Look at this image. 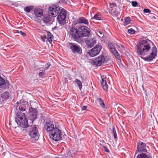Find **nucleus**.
Masks as SVG:
<instances>
[{"label": "nucleus", "instance_id": "obj_18", "mask_svg": "<svg viewBox=\"0 0 158 158\" xmlns=\"http://www.w3.org/2000/svg\"><path fill=\"white\" fill-rule=\"evenodd\" d=\"M110 52L112 53L113 54L116 59L118 60H121L120 55L115 47L113 49L111 50Z\"/></svg>", "mask_w": 158, "mask_h": 158}, {"label": "nucleus", "instance_id": "obj_29", "mask_svg": "<svg viewBox=\"0 0 158 158\" xmlns=\"http://www.w3.org/2000/svg\"><path fill=\"white\" fill-rule=\"evenodd\" d=\"M5 81L4 79L0 76V86L5 84Z\"/></svg>", "mask_w": 158, "mask_h": 158}, {"label": "nucleus", "instance_id": "obj_34", "mask_svg": "<svg viewBox=\"0 0 158 158\" xmlns=\"http://www.w3.org/2000/svg\"><path fill=\"white\" fill-rule=\"evenodd\" d=\"M113 14L115 16L117 17L120 15V12L117 10H115L113 11Z\"/></svg>", "mask_w": 158, "mask_h": 158}, {"label": "nucleus", "instance_id": "obj_1", "mask_svg": "<svg viewBox=\"0 0 158 158\" xmlns=\"http://www.w3.org/2000/svg\"><path fill=\"white\" fill-rule=\"evenodd\" d=\"M136 52L145 61H150L157 56V49L151 40L145 39L142 40L138 44Z\"/></svg>", "mask_w": 158, "mask_h": 158}, {"label": "nucleus", "instance_id": "obj_44", "mask_svg": "<svg viewBox=\"0 0 158 158\" xmlns=\"http://www.w3.org/2000/svg\"><path fill=\"white\" fill-rule=\"evenodd\" d=\"M87 106H83L81 108V110H85L87 109Z\"/></svg>", "mask_w": 158, "mask_h": 158}, {"label": "nucleus", "instance_id": "obj_25", "mask_svg": "<svg viewBox=\"0 0 158 158\" xmlns=\"http://www.w3.org/2000/svg\"><path fill=\"white\" fill-rule=\"evenodd\" d=\"M34 8V6H28L24 8V11L27 13H29L31 10Z\"/></svg>", "mask_w": 158, "mask_h": 158}, {"label": "nucleus", "instance_id": "obj_26", "mask_svg": "<svg viewBox=\"0 0 158 158\" xmlns=\"http://www.w3.org/2000/svg\"><path fill=\"white\" fill-rule=\"evenodd\" d=\"M124 20L125 21L123 23V24L124 26H126L127 25L129 24L131 21V18L130 17H126Z\"/></svg>", "mask_w": 158, "mask_h": 158}, {"label": "nucleus", "instance_id": "obj_36", "mask_svg": "<svg viewBox=\"0 0 158 158\" xmlns=\"http://www.w3.org/2000/svg\"><path fill=\"white\" fill-rule=\"evenodd\" d=\"M100 145H101L103 147V148H104L105 151L107 152H109V150L106 147V146L105 145H103L102 143H100Z\"/></svg>", "mask_w": 158, "mask_h": 158}, {"label": "nucleus", "instance_id": "obj_7", "mask_svg": "<svg viewBox=\"0 0 158 158\" xmlns=\"http://www.w3.org/2000/svg\"><path fill=\"white\" fill-rule=\"evenodd\" d=\"M38 126L34 125L30 128V131L28 134L29 136L35 140H37L40 136L38 131Z\"/></svg>", "mask_w": 158, "mask_h": 158}, {"label": "nucleus", "instance_id": "obj_12", "mask_svg": "<svg viewBox=\"0 0 158 158\" xmlns=\"http://www.w3.org/2000/svg\"><path fill=\"white\" fill-rule=\"evenodd\" d=\"M55 127H57L55 125L54 126L53 123L52 121L48 120L45 123L44 125V128L45 130L50 133L54 130Z\"/></svg>", "mask_w": 158, "mask_h": 158}, {"label": "nucleus", "instance_id": "obj_8", "mask_svg": "<svg viewBox=\"0 0 158 158\" xmlns=\"http://www.w3.org/2000/svg\"><path fill=\"white\" fill-rule=\"evenodd\" d=\"M146 144L141 141H139L137 143V150L135 152V155L137 154L138 153H149L148 152V150L146 148Z\"/></svg>", "mask_w": 158, "mask_h": 158}, {"label": "nucleus", "instance_id": "obj_33", "mask_svg": "<svg viewBox=\"0 0 158 158\" xmlns=\"http://www.w3.org/2000/svg\"><path fill=\"white\" fill-rule=\"evenodd\" d=\"M108 46L110 51L111 49H113L115 47L114 45L111 42H109L108 43Z\"/></svg>", "mask_w": 158, "mask_h": 158}, {"label": "nucleus", "instance_id": "obj_20", "mask_svg": "<svg viewBox=\"0 0 158 158\" xmlns=\"http://www.w3.org/2000/svg\"><path fill=\"white\" fill-rule=\"evenodd\" d=\"M51 17L50 15H44L43 19L44 22L45 23H48L51 20Z\"/></svg>", "mask_w": 158, "mask_h": 158}, {"label": "nucleus", "instance_id": "obj_23", "mask_svg": "<svg viewBox=\"0 0 158 158\" xmlns=\"http://www.w3.org/2000/svg\"><path fill=\"white\" fill-rule=\"evenodd\" d=\"M48 35L47 40L50 44L52 43V39L53 38V36L52 34L49 31H47Z\"/></svg>", "mask_w": 158, "mask_h": 158}, {"label": "nucleus", "instance_id": "obj_43", "mask_svg": "<svg viewBox=\"0 0 158 158\" xmlns=\"http://www.w3.org/2000/svg\"><path fill=\"white\" fill-rule=\"evenodd\" d=\"M68 0H60L59 1L60 3H67Z\"/></svg>", "mask_w": 158, "mask_h": 158}, {"label": "nucleus", "instance_id": "obj_49", "mask_svg": "<svg viewBox=\"0 0 158 158\" xmlns=\"http://www.w3.org/2000/svg\"><path fill=\"white\" fill-rule=\"evenodd\" d=\"M121 47L123 48V49H124L125 48V47H124V46L122 45H121Z\"/></svg>", "mask_w": 158, "mask_h": 158}, {"label": "nucleus", "instance_id": "obj_41", "mask_svg": "<svg viewBox=\"0 0 158 158\" xmlns=\"http://www.w3.org/2000/svg\"><path fill=\"white\" fill-rule=\"evenodd\" d=\"M39 70L40 72H45L46 69L45 68H44L43 67H40L39 68Z\"/></svg>", "mask_w": 158, "mask_h": 158}, {"label": "nucleus", "instance_id": "obj_17", "mask_svg": "<svg viewBox=\"0 0 158 158\" xmlns=\"http://www.w3.org/2000/svg\"><path fill=\"white\" fill-rule=\"evenodd\" d=\"M136 158H152L151 153H142L138 154Z\"/></svg>", "mask_w": 158, "mask_h": 158}, {"label": "nucleus", "instance_id": "obj_38", "mask_svg": "<svg viewBox=\"0 0 158 158\" xmlns=\"http://www.w3.org/2000/svg\"><path fill=\"white\" fill-rule=\"evenodd\" d=\"M132 5L133 6L135 7L137 6L138 3L136 1H132L131 2Z\"/></svg>", "mask_w": 158, "mask_h": 158}, {"label": "nucleus", "instance_id": "obj_13", "mask_svg": "<svg viewBox=\"0 0 158 158\" xmlns=\"http://www.w3.org/2000/svg\"><path fill=\"white\" fill-rule=\"evenodd\" d=\"M33 18L36 19L38 18H41L43 15V10L40 8H35L33 10Z\"/></svg>", "mask_w": 158, "mask_h": 158}, {"label": "nucleus", "instance_id": "obj_22", "mask_svg": "<svg viewBox=\"0 0 158 158\" xmlns=\"http://www.w3.org/2000/svg\"><path fill=\"white\" fill-rule=\"evenodd\" d=\"M94 19H96L97 20H101L102 19L101 15L98 13H97L95 14L94 16L91 18V20Z\"/></svg>", "mask_w": 158, "mask_h": 158}, {"label": "nucleus", "instance_id": "obj_21", "mask_svg": "<svg viewBox=\"0 0 158 158\" xmlns=\"http://www.w3.org/2000/svg\"><path fill=\"white\" fill-rule=\"evenodd\" d=\"M9 97V94L7 92H5L1 94V97L3 100L7 99Z\"/></svg>", "mask_w": 158, "mask_h": 158}, {"label": "nucleus", "instance_id": "obj_14", "mask_svg": "<svg viewBox=\"0 0 158 158\" xmlns=\"http://www.w3.org/2000/svg\"><path fill=\"white\" fill-rule=\"evenodd\" d=\"M106 75H102L101 76V84L103 89L105 91L108 89V85L106 83Z\"/></svg>", "mask_w": 158, "mask_h": 158}, {"label": "nucleus", "instance_id": "obj_35", "mask_svg": "<svg viewBox=\"0 0 158 158\" xmlns=\"http://www.w3.org/2000/svg\"><path fill=\"white\" fill-rule=\"evenodd\" d=\"M135 31L132 28H130L128 30V32L131 34H133L135 33Z\"/></svg>", "mask_w": 158, "mask_h": 158}, {"label": "nucleus", "instance_id": "obj_10", "mask_svg": "<svg viewBox=\"0 0 158 158\" xmlns=\"http://www.w3.org/2000/svg\"><path fill=\"white\" fill-rule=\"evenodd\" d=\"M69 48L73 53L80 55L82 54V49L80 46L73 43H69Z\"/></svg>", "mask_w": 158, "mask_h": 158}, {"label": "nucleus", "instance_id": "obj_46", "mask_svg": "<svg viewBox=\"0 0 158 158\" xmlns=\"http://www.w3.org/2000/svg\"><path fill=\"white\" fill-rule=\"evenodd\" d=\"M142 88H143V90L144 91V92H145V93L146 94V96H147V91H146V90H145L144 88V87H143V85L142 86Z\"/></svg>", "mask_w": 158, "mask_h": 158}, {"label": "nucleus", "instance_id": "obj_30", "mask_svg": "<svg viewBox=\"0 0 158 158\" xmlns=\"http://www.w3.org/2000/svg\"><path fill=\"white\" fill-rule=\"evenodd\" d=\"M16 33L20 34L22 36H23V37L26 36L27 35L25 33L22 31L17 30L16 31Z\"/></svg>", "mask_w": 158, "mask_h": 158}, {"label": "nucleus", "instance_id": "obj_37", "mask_svg": "<svg viewBox=\"0 0 158 158\" xmlns=\"http://www.w3.org/2000/svg\"><path fill=\"white\" fill-rule=\"evenodd\" d=\"M40 37L43 42H44L45 41V39H47L46 35H41Z\"/></svg>", "mask_w": 158, "mask_h": 158}, {"label": "nucleus", "instance_id": "obj_47", "mask_svg": "<svg viewBox=\"0 0 158 158\" xmlns=\"http://www.w3.org/2000/svg\"><path fill=\"white\" fill-rule=\"evenodd\" d=\"M98 32L101 35H102V31H98Z\"/></svg>", "mask_w": 158, "mask_h": 158}, {"label": "nucleus", "instance_id": "obj_15", "mask_svg": "<svg viewBox=\"0 0 158 158\" xmlns=\"http://www.w3.org/2000/svg\"><path fill=\"white\" fill-rule=\"evenodd\" d=\"M16 107V110L19 109L20 111H24L25 110L26 106L23 103H19L18 102H16L14 105Z\"/></svg>", "mask_w": 158, "mask_h": 158}, {"label": "nucleus", "instance_id": "obj_40", "mask_svg": "<svg viewBox=\"0 0 158 158\" xmlns=\"http://www.w3.org/2000/svg\"><path fill=\"white\" fill-rule=\"evenodd\" d=\"M110 5L111 8L116 6V5L115 3H110Z\"/></svg>", "mask_w": 158, "mask_h": 158}, {"label": "nucleus", "instance_id": "obj_4", "mask_svg": "<svg viewBox=\"0 0 158 158\" xmlns=\"http://www.w3.org/2000/svg\"><path fill=\"white\" fill-rule=\"evenodd\" d=\"M49 134L50 138L55 141H59L61 139V131L57 127H55Z\"/></svg>", "mask_w": 158, "mask_h": 158}, {"label": "nucleus", "instance_id": "obj_2", "mask_svg": "<svg viewBox=\"0 0 158 158\" xmlns=\"http://www.w3.org/2000/svg\"><path fill=\"white\" fill-rule=\"evenodd\" d=\"M30 106L31 107L29 108V112L31 118L28 120H27L24 113L19 111L17 112L16 116L18 118H15V122L18 125V127L25 128L29 126H31L33 121L37 118V104L35 102H32L30 104Z\"/></svg>", "mask_w": 158, "mask_h": 158}, {"label": "nucleus", "instance_id": "obj_3", "mask_svg": "<svg viewBox=\"0 0 158 158\" xmlns=\"http://www.w3.org/2000/svg\"><path fill=\"white\" fill-rule=\"evenodd\" d=\"M91 30L88 27L82 26L77 29L71 27L69 30V36L79 44L83 42L82 37L89 36L90 34Z\"/></svg>", "mask_w": 158, "mask_h": 158}, {"label": "nucleus", "instance_id": "obj_19", "mask_svg": "<svg viewBox=\"0 0 158 158\" xmlns=\"http://www.w3.org/2000/svg\"><path fill=\"white\" fill-rule=\"evenodd\" d=\"M78 21L79 23H83L87 26H88L89 24L88 20L83 17H80L78 19Z\"/></svg>", "mask_w": 158, "mask_h": 158}, {"label": "nucleus", "instance_id": "obj_16", "mask_svg": "<svg viewBox=\"0 0 158 158\" xmlns=\"http://www.w3.org/2000/svg\"><path fill=\"white\" fill-rule=\"evenodd\" d=\"M85 42L88 48H91L94 45V44L96 43V41L94 38L89 39V40H86Z\"/></svg>", "mask_w": 158, "mask_h": 158}, {"label": "nucleus", "instance_id": "obj_28", "mask_svg": "<svg viewBox=\"0 0 158 158\" xmlns=\"http://www.w3.org/2000/svg\"><path fill=\"white\" fill-rule=\"evenodd\" d=\"M112 133L114 138L115 139H117V133L116 131L115 127H113Z\"/></svg>", "mask_w": 158, "mask_h": 158}, {"label": "nucleus", "instance_id": "obj_42", "mask_svg": "<svg viewBox=\"0 0 158 158\" xmlns=\"http://www.w3.org/2000/svg\"><path fill=\"white\" fill-rule=\"evenodd\" d=\"M100 142H101L100 143H102L103 145H104V144H105L106 146H107L106 145H109L108 143H105L104 141L103 140H100Z\"/></svg>", "mask_w": 158, "mask_h": 158}, {"label": "nucleus", "instance_id": "obj_6", "mask_svg": "<svg viewBox=\"0 0 158 158\" xmlns=\"http://www.w3.org/2000/svg\"><path fill=\"white\" fill-rule=\"evenodd\" d=\"M67 11L62 8L60 11L57 17L58 23L61 25H64L65 24V18L66 16Z\"/></svg>", "mask_w": 158, "mask_h": 158}, {"label": "nucleus", "instance_id": "obj_11", "mask_svg": "<svg viewBox=\"0 0 158 158\" xmlns=\"http://www.w3.org/2000/svg\"><path fill=\"white\" fill-rule=\"evenodd\" d=\"M48 10L51 15L53 17H55L60 12V8L57 6L52 5L49 7Z\"/></svg>", "mask_w": 158, "mask_h": 158}, {"label": "nucleus", "instance_id": "obj_9", "mask_svg": "<svg viewBox=\"0 0 158 158\" xmlns=\"http://www.w3.org/2000/svg\"><path fill=\"white\" fill-rule=\"evenodd\" d=\"M102 48V46L100 44H97L93 48L90 50L88 54L91 57L94 56L98 55Z\"/></svg>", "mask_w": 158, "mask_h": 158}, {"label": "nucleus", "instance_id": "obj_24", "mask_svg": "<svg viewBox=\"0 0 158 158\" xmlns=\"http://www.w3.org/2000/svg\"><path fill=\"white\" fill-rule=\"evenodd\" d=\"M96 100L98 102L102 108H105L104 102L101 98H97Z\"/></svg>", "mask_w": 158, "mask_h": 158}, {"label": "nucleus", "instance_id": "obj_32", "mask_svg": "<svg viewBox=\"0 0 158 158\" xmlns=\"http://www.w3.org/2000/svg\"><path fill=\"white\" fill-rule=\"evenodd\" d=\"M148 15L149 17L152 19H156V16L157 17V16H156V15L152 13H150Z\"/></svg>", "mask_w": 158, "mask_h": 158}, {"label": "nucleus", "instance_id": "obj_45", "mask_svg": "<svg viewBox=\"0 0 158 158\" xmlns=\"http://www.w3.org/2000/svg\"><path fill=\"white\" fill-rule=\"evenodd\" d=\"M50 64H46V67L45 68L46 69H48V68L50 67Z\"/></svg>", "mask_w": 158, "mask_h": 158}, {"label": "nucleus", "instance_id": "obj_31", "mask_svg": "<svg viewBox=\"0 0 158 158\" xmlns=\"http://www.w3.org/2000/svg\"><path fill=\"white\" fill-rule=\"evenodd\" d=\"M46 75L45 72H40L39 73L38 75L40 77L43 78Z\"/></svg>", "mask_w": 158, "mask_h": 158}, {"label": "nucleus", "instance_id": "obj_27", "mask_svg": "<svg viewBox=\"0 0 158 158\" xmlns=\"http://www.w3.org/2000/svg\"><path fill=\"white\" fill-rule=\"evenodd\" d=\"M75 82L78 85L80 90H81L82 87V85L81 81L78 79H76L75 80Z\"/></svg>", "mask_w": 158, "mask_h": 158}, {"label": "nucleus", "instance_id": "obj_39", "mask_svg": "<svg viewBox=\"0 0 158 158\" xmlns=\"http://www.w3.org/2000/svg\"><path fill=\"white\" fill-rule=\"evenodd\" d=\"M143 12L144 13H150L151 12V10L145 8L143 10Z\"/></svg>", "mask_w": 158, "mask_h": 158}, {"label": "nucleus", "instance_id": "obj_5", "mask_svg": "<svg viewBox=\"0 0 158 158\" xmlns=\"http://www.w3.org/2000/svg\"><path fill=\"white\" fill-rule=\"evenodd\" d=\"M105 58L103 55H100L95 59H90L89 62L92 65H95L97 66H100L104 63Z\"/></svg>", "mask_w": 158, "mask_h": 158}, {"label": "nucleus", "instance_id": "obj_48", "mask_svg": "<svg viewBox=\"0 0 158 158\" xmlns=\"http://www.w3.org/2000/svg\"><path fill=\"white\" fill-rule=\"evenodd\" d=\"M6 83V84H7L8 85H10V83L9 81H6V82H5V84Z\"/></svg>", "mask_w": 158, "mask_h": 158}]
</instances>
